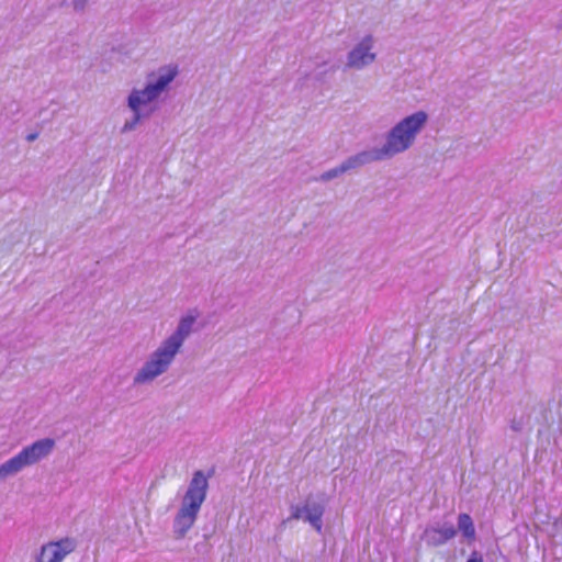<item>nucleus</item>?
<instances>
[{
  "label": "nucleus",
  "mask_w": 562,
  "mask_h": 562,
  "mask_svg": "<svg viewBox=\"0 0 562 562\" xmlns=\"http://www.w3.org/2000/svg\"><path fill=\"white\" fill-rule=\"evenodd\" d=\"M177 75V68H168L159 77L156 83H149L142 91H134L128 98V105L137 113L138 108L143 103L153 101L158 94L173 80Z\"/></svg>",
  "instance_id": "5"
},
{
  "label": "nucleus",
  "mask_w": 562,
  "mask_h": 562,
  "mask_svg": "<svg viewBox=\"0 0 562 562\" xmlns=\"http://www.w3.org/2000/svg\"><path fill=\"white\" fill-rule=\"evenodd\" d=\"M368 157H369V155H368V154H366V153H364V154H361L360 156L353 157V158H351V159L348 161V164H347V165H342L340 168H338V169H334V170H331V171H329V172H327V173L323 175V176H322V178H323V179H330V178H333V177L337 176L338 173L344 172V171H346L347 169H349V168H351V167L356 166L358 162H363V161H366V159H367Z\"/></svg>",
  "instance_id": "10"
},
{
  "label": "nucleus",
  "mask_w": 562,
  "mask_h": 562,
  "mask_svg": "<svg viewBox=\"0 0 562 562\" xmlns=\"http://www.w3.org/2000/svg\"><path fill=\"white\" fill-rule=\"evenodd\" d=\"M75 7L76 8H82L83 7V3H81L80 5L78 3H75Z\"/></svg>",
  "instance_id": "14"
},
{
  "label": "nucleus",
  "mask_w": 562,
  "mask_h": 562,
  "mask_svg": "<svg viewBox=\"0 0 562 562\" xmlns=\"http://www.w3.org/2000/svg\"><path fill=\"white\" fill-rule=\"evenodd\" d=\"M458 526L459 529L462 531V533L469 538L474 539L475 537V529L473 526V521L471 517L468 514H461L458 519Z\"/></svg>",
  "instance_id": "9"
},
{
  "label": "nucleus",
  "mask_w": 562,
  "mask_h": 562,
  "mask_svg": "<svg viewBox=\"0 0 562 562\" xmlns=\"http://www.w3.org/2000/svg\"><path fill=\"white\" fill-rule=\"evenodd\" d=\"M207 486V477L202 471H196L184 495L182 506L175 518L173 531L178 538L184 537L187 531L193 526L201 505L206 497Z\"/></svg>",
  "instance_id": "2"
},
{
  "label": "nucleus",
  "mask_w": 562,
  "mask_h": 562,
  "mask_svg": "<svg viewBox=\"0 0 562 562\" xmlns=\"http://www.w3.org/2000/svg\"><path fill=\"white\" fill-rule=\"evenodd\" d=\"M54 447V440L43 439L25 447L19 454L0 465V479L16 473L47 456Z\"/></svg>",
  "instance_id": "4"
},
{
  "label": "nucleus",
  "mask_w": 562,
  "mask_h": 562,
  "mask_svg": "<svg viewBox=\"0 0 562 562\" xmlns=\"http://www.w3.org/2000/svg\"><path fill=\"white\" fill-rule=\"evenodd\" d=\"M431 532L439 535V539L434 542L435 544L443 543L452 539L457 533L456 529L452 526L442 529L435 528L431 530Z\"/></svg>",
  "instance_id": "11"
},
{
  "label": "nucleus",
  "mask_w": 562,
  "mask_h": 562,
  "mask_svg": "<svg viewBox=\"0 0 562 562\" xmlns=\"http://www.w3.org/2000/svg\"><path fill=\"white\" fill-rule=\"evenodd\" d=\"M76 549V541L65 538L43 546L37 562H63Z\"/></svg>",
  "instance_id": "6"
},
{
  "label": "nucleus",
  "mask_w": 562,
  "mask_h": 562,
  "mask_svg": "<svg viewBox=\"0 0 562 562\" xmlns=\"http://www.w3.org/2000/svg\"><path fill=\"white\" fill-rule=\"evenodd\" d=\"M132 127H133V124H132V125H127V124H126V125L124 126V128H125V130H126V128H132Z\"/></svg>",
  "instance_id": "15"
},
{
  "label": "nucleus",
  "mask_w": 562,
  "mask_h": 562,
  "mask_svg": "<svg viewBox=\"0 0 562 562\" xmlns=\"http://www.w3.org/2000/svg\"><path fill=\"white\" fill-rule=\"evenodd\" d=\"M194 319L193 316H187L180 322L177 331L165 341L155 352L154 358L135 376V382L142 383L151 380L167 369L181 347L184 337L190 333Z\"/></svg>",
  "instance_id": "1"
},
{
  "label": "nucleus",
  "mask_w": 562,
  "mask_h": 562,
  "mask_svg": "<svg viewBox=\"0 0 562 562\" xmlns=\"http://www.w3.org/2000/svg\"><path fill=\"white\" fill-rule=\"evenodd\" d=\"M36 137H37V134H29V135L26 136V139H27L29 142H32V140H34Z\"/></svg>",
  "instance_id": "13"
},
{
  "label": "nucleus",
  "mask_w": 562,
  "mask_h": 562,
  "mask_svg": "<svg viewBox=\"0 0 562 562\" xmlns=\"http://www.w3.org/2000/svg\"><path fill=\"white\" fill-rule=\"evenodd\" d=\"M426 120L427 115L424 112H417L405 117L391 131L386 145L374 158L380 159L383 156L393 155L407 149Z\"/></svg>",
  "instance_id": "3"
},
{
  "label": "nucleus",
  "mask_w": 562,
  "mask_h": 562,
  "mask_svg": "<svg viewBox=\"0 0 562 562\" xmlns=\"http://www.w3.org/2000/svg\"><path fill=\"white\" fill-rule=\"evenodd\" d=\"M371 38L363 40L349 55V65L352 67H362L373 61L374 54L370 53Z\"/></svg>",
  "instance_id": "8"
},
{
  "label": "nucleus",
  "mask_w": 562,
  "mask_h": 562,
  "mask_svg": "<svg viewBox=\"0 0 562 562\" xmlns=\"http://www.w3.org/2000/svg\"><path fill=\"white\" fill-rule=\"evenodd\" d=\"M468 562H483V559H482V557H481L476 551H474V552L471 554V557H470V559L468 560Z\"/></svg>",
  "instance_id": "12"
},
{
  "label": "nucleus",
  "mask_w": 562,
  "mask_h": 562,
  "mask_svg": "<svg viewBox=\"0 0 562 562\" xmlns=\"http://www.w3.org/2000/svg\"><path fill=\"white\" fill-rule=\"evenodd\" d=\"M323 513V506L313 504L312 506L305 505L303 508L297 507L292 516L295 519L304 517L305 520L310 521L311 525L319 532L322 530Z\"/></svg>",
  "instance_id": "7"
}]
</instances>
